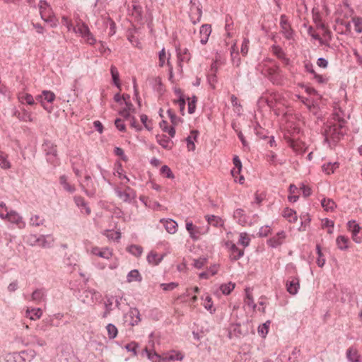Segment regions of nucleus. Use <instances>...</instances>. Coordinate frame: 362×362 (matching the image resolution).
<instances>
[{"instance_id": "obj_39", "label": "nucleus", "mask_w": 362, "mask_h": 362, "mask_svg": "<svg viewBox=\"0 0 362 362\" xmlns=\"http://www.w3.org/2000/svg\"><path fill=\"white\" fill-rule=\"evenodd\" d=\"M18 99L21 103H25L30 105L35 104V100L33 95L29 93L19 94Z\"/></svg>"}, {"instance_id": "obj_31", "label": "nucleus", "mask_w": 362, "mask_h": 362, "mask_svg": "<svg viewBox=\"0 0 362 362\" xmlns=\"http://www.w3.org/2000/svg\"><path fill=\"white\" fill-rule=\"evenodd\" d=\"M42 315V311L40 308H33L30 310L29 309L26 311V317L32 320L40 318Z\"/></svg>"}, {"instance_id": "obj_56", "label": "nucleus", "mask_w": 362, "mask_h": 362, "mask_svg": "<svg viewBox=\"0 0 362 362\" xmlns=\"http://www.w3.org/2000/svg\"><path fill=\"white\" fill-rule=\"evenodd\" d=\"M197 101V98L196 96H193L191 101L188 103V112L189 114H193L196 109V103Z\"/></svg>"}, {"instance_id": "obj_15", "label": "nucleus", "mask_w": 362, "mask_h": 362, "mask_svg": "<svg viewBox=\"0 0 362 362\" xmlns=\"http://www.w3.org/2000/svg\"><path fill=\"white\" fill-rule=\"evenodd\" d=\"M91 253L107 259H110L112 255L110 249L107 247L100 249L98 247H93L91 250Z\"/></svg>"}, {"instance_id": "obj_7", "label": "nucleus", "mask_w": 362, "mask_h": 362, "mask_svg": "<svg viewBox=\"0 0 362 362\" xmlns=\"http://www.w3.org/2000/svg\"><path fill=\"white\" fill-rule=\"evenodd\" d=\"M191 7H190V12H189V17L191 19V21L193 24H196L199 23L201 20L202 15V8L199 6H197L195 3L191 0L190 1Z\"/></svg>"}, {"instance_id": "obj_51", "label": "nucleus", "mask_w": 362, "mask_h": 362, "mask_svg": "<svg viewBox=\"0 0 362 362\" xmlns=\"http://www.w3.org/2000/svg\"><path fill=\"white\" fill-rule=\"evenodd\" d=\"M167 113L170 119V122L173 125H177L180 122L182 121V119L178 117L171 109L168 110Z\"/></svg>"}, {"instance_id": "obj_58", "label": "nucleus", "mask_w": 362, "mask_h": 362, "mask_svg": "<svg viewBox=\"0 0 362 362\" xmlns=\"http://www.w3.org/2000/svg\"><path fill=\"white\" fill-rule=\"evenodd\" d=\"M177 286H178V284L175 283V282H171V283H169V284H160V287L164 291H172V290H173L174 288H175Z\"/></svg>"}, {"instance_id": "obj_61", "label": "nucleus", "mask_w": 362, "mask_h": 362, "mask_svg": "<svg viewBox=\"0 0 362 362\" xmlns=\"http://www.w3.org/2000/svg\"><path fill=\"white\" fill-rule=\"evenodd\" d=\"M133 88H134V95L137 100L139 105H141V98L139 95V90L137 87V83L135 78H133Z\"/></svg>"}, {"instance_id": "obj_3", "label": "nucleus", "mask_w": 362, "mask_h": 362, "mask_svg": "<svg viewBox=\"0 0 362 362\" xmlns=\"http://www.w3.org/2000/svg\"><path fill=\"white\" fill-rule=\"evenodd\" d=\"M42 149L47 156V161L55 165L57 156V146L53 142L45 140L42 144Z\"/></svg>"}, {"instance_id": "obj_57", "label": "nucleus", "mask_w": 362, "mask_h": 362, "mask_svg": "<svg viewBox=\"0 0 362 362\" xmlns=\"http://www.w3.org/2000/svg\"><path fill=\"white\" fill-rule=\"evenodd\" d=\"M137 347H138V344H137V343H136L134 341H132V342H131L129 344H127L125 346V349L128 351L132 352L134 356H136L137 354V352H136Z\"/></svg>"}, {"instance_id": "obj_41", "label": "nucleus", "mask_w": 362, "mask_h": 362, "mask_svg": "<svg viewBox=\"0 0 362 362\" xmlns=\"http://www.w3.org/2000/svg\"><path fill=\"white\" fill-rule=\"evenodd\" d=\"M347 226L349 230L351 231L352 236H356L360 232L361 227L355 221H349Z\"/></svg>"}, {"instance_id": "obj_13", "label": "nucleus", "mask_w": 362, "mask_h": 362, "mask_svg": "<svg viewBox=\"0 0 362 362\" xmlns=\"http://www.w3.org/2000/svg\"><path fill=\"white\" fill-rule=\"evenodd\" d=\"M177 59H178V66L180 69V71L182 69V62H189L190 59V53L187 48H185L183 50L180 49H177Z\"/></svg>"}, {"instance_id": "obj_35", "label": "nucleus", "mask_w": 362, "mask_h": 362, "mask_svg": "<svg viewBox=\"0 0 362 362\" xmlns=\"http://www.w3.org/2000/svg\"><path fill=\"white\" fill-rule=\"evenodd\" d=\"M11 163L8 160V156L0 151V167L2 169L7 170L11 168Z\"/></svg>"}, {"instance_id": "obj_26", "label": "nucleus", "mask_w": 362, "mask_h": 362, "mask_svg": "<svg viewBox=\"0 0 362 362\" xmlns=\"http://www.w3.org/2000/svg\"><path fill=\"white\" fill-rule=\"evenodd\" d=\"M243 334L241 331L240 324H234L230 326L228 331V335L230 338H232L233 337H240Z\"/></svg>"}, {"instance_id": "obj_21", "label": "nucleus", "mask_w": 362, "mask_h": 362, "mask_svg": "<svg viewBox=\"0 0 362 362\" xmlns=\"http://www.w3.org/2000/svg\"><path fill=\"white\" fill-rule=\"evenodd\" d=\"M233 217L237 219L238 223L241 226H245L247 223V216L242 209H237L233 213Z\"/></svg>"}, {"instance_id": "obj_12", "label": "nucleus", "mask_w": 362, "mask_h": 362, "mask_svg": "<svg viewBox=\"0 0 362 362\" xmlns=\"http://www.w3.org/2000/svg\"><path fill=\"white\" fill-rule=\"evenodd\" d=\"M211 33V27L209 24L202 25L200 28L199 34H200V42L202 45L206 44L209 40V37Z\"/></svg>"}, {"instance_id": "obj_10", "label": "nucleus", "mask_w": 362, "mask_h": 362, "mask_svg": "<svg viewBox=\"0 0 362 362\" xmlns=\"http://www.w3.org/2000/svg\"><path fill=\"white\" fill-rule=\"evenodd\" d=\"M49 5L45 0H40L39 2V9L40 16L42 20L46 22L51 21V19L49 16Z\"/></svg>"}, {"instance_id": "obj_32", "label": "nucleus", "mask_w": 362, "mask_h": 362, "mask_svg": "<svg viewBox=\"0 0 362 362\" xmlns=\"http://www.w3.org/2000/svg\"><path fill=\"white\" fill-rule=\"evenodd\" d=\"M110 73L114 85L120 89L121 83L119 82V75L117 69L115 66H112L110 68Z\"/></svg>"}, {"instance_id": "obj_54", "label": "nucleus", "mask_w": 362, "mask_h": 362, "mask_svg": "<svg viewBox=\"0 0 362 362\" xmlns=\"http://www.w3.org/2000/svg\"><path fill=\"white\" fill-rule=\"evenodd\" d=\"M250 239L247 235L245 233H242L240 235L239 243L241 244L244 247H247L250 244Z\"/></svg>"}, {"instance_id": "obj_30", "label": "nucleus", "mask_w": 362, "mask_h": 362, "mask_svg": "<svg viewBox=\"0 0 362 362\" xmlns=\"http://www.w3.org/2000/svg\"><path fill=\"white\" fill-rule=\"evenodd\" d=\"M127 282H141L142 281V277L137 269H133L128 273L127 276Z\"/></svg>"}, {"instance_id": "obj_20", "label": "nucleus", "mask_w": 362, "mask_h": 362, "mask_svg": "<svg viewBox=\"0 0 362 362\" xmlns=\"http://www.w3.org/2000/svg\"><path fill=\"white\" fill-rule=\"evenodd\" d=\"M85 294L86 298H90V300L86 301L87 303H94L101 298V294L94 289L86 291ZM83 302H86V300H83Z\"/></svg>"}, {"instance_id": "obj_24", "label": "nucleus", "mask_w": 362, "mask_h": 362, "mask_svg": "<svg viewBox=\"0 0 362 362\" xmlns=\"http://www.w3.org/2000/svg\"><path fill=\"white\" fill-rule=\"evenodd\" d=\"M46 291L44 288H38L35 290L32 295V300L36 303H40L45 299Z\"/></svg>"}, {"instance_id": "obj_27", "label": "nucleus", "mask_w": 362, "mask_h": 362, "mask_svg": "<svg viewBox=\"0 0 362 362\" xmlns=\"http://www.w3.org/2000/svg\"><path fill=\"white\" fill-rule=\"evenodd\" d=\"M346 358L350 362H360L358 351L354 347H350L347 349Z\"/></svg>"}, {"instance_id": "obj_1", "label": "nucleus", "mask_w": 362, "mask_h": 362, "mask_svg": "<svg viewBox=\"0 0 362 362\" xmlns=\"http://www.w3.org/2000/svg\"><path fill=\"white\" fill-rule=\"evenodd\" d=\"M344 113L341 109L335 110L328 121L325 129V141L328 142L331 139L337 142L340 140L346 132V120L344 119Z\"/></svg>"}, {"instance_id": "obj_45", "label": "nucleus", "mask_w": 362, "mask_h": 362, "mask_svg": "<svg viewBox=\"0 0 362 362\" xmlns=\"http://www.w3.org/2000/svg\"><path fill=\"white\" fill-rule=\"evenodd\" d=\"M112 304H113V298H109L107 299V300L105 303V311L103 313L102 317L103 318L107 317L110 312L112 310Z\"/></svg>"}, {"instance_id": "obj_43", "label": "nucleus", "mask_w": 362, "mask_h": 362, "mask_svg": "<svg viewBox=\"0 0 362 362\" xmlns=\"http://www.w3.org/2000/svg\"><path fill=\"white\" fill-rule=\"evenodd\" d=\"M73 29L76 33H78L82 37L85 36L90 31L89 28L84 23H78L77 25V30L75 28Z\"/></svg>"}, {"instance_id": "obj_47", "label": "nucleus", "mask_w": 362, "mask_h": 362, "mask_svg": "<svg viewBox=\"0 0 362 362\" xmlns=\"http://www.w3.org/2000/svg\"><path fill=\"white\" fill-rule=\"evenodd\" d=\"M186 229L189 232L190 237L194 239L197 240L198 239V236L196 235L194 230H198V227L193 225L192 222H187L186 223Z\"/></svg>"}, {"instance_id": "obj_28", "label": "nucleus", "mask_w": 362, "mask_h": 362, "mask_svg": "<svg viewBox=\"0 0 362 362\" xmlns=\"http://www.w3.org/2000/svg\"><path fill=\"white\" fill-rule=\"evenodd\" d=\"M321 205L327 211H333L337 207V204L332 199H322L321 201Z\"/></svg>"}, {"instance_id": "obj_59", "label": "nucleus", "mask_w": 362, "mask_h": 362, "mask_svg": "<svg viewBox=\"0 0 362 362\" xmlns=\"http://www.w3.org/2000/svg\"><path fill=\"white\" fill-rule=\"evenodd\" d=\"M234 168H237V173H240L242 169V163L238 156H235L233 158Z\"/></svg>"}, {"instance_id": "obj_34", "label": "nucleus", "mask_w": 362, "mask_h": 362, "mask_svg": "<svg viewBox=\"0 0 362 362\" xmlns=\"http://www.w3.org/2000/svg\"><path fill=\"white\" fill-rule=\"evenodd\" d=\"M164 226L169 233L174 234L177 231V223L172 219L165 221Z\"/></svg>"}, {"instance_id": "obj_48", "label": "nucleus", "mask_w": 362, "mask_h": 362, "mask_svg": "<svg viewBox=\"0 0 362 362\" xmlns=\"http://www.w3.org/2000/svg\"><path fill=\"white\" fill-rule=\"evenodd\" d=\"M128 252L136 257H139L141 255L143 249L141 246L132 245L128 247Z\"/></svg>"}, {"instance_id": "obj_19", "label": "nucleus", "mask_w": 362, "mask_h": 362, "mask_svg": "<svg viewBox=\"0 0 362 362\" xmlns=\"http://www.w3.org/2000/svg\"><path fill=\"white\" fill-rule=\"evenodd\" d=\"M157 142L164 148L165 149H171L173 147V141L165 134L157 135L156 136Z\"/></svg>"}, {"instance_id": "obj_9", "label": "nucleus", "mask_w": 362, "mask_h": 362, "mask_svg": "<svg viewBox=\"0 0 362 362\" xmlns=\"http://www.w3.org/2000/svg\"><path fill=\"white\" fill-rule=\"evenodd\" d=\"M81 187L88 197H93L95 195V187L90 175H87L85 176L84 184L81 185Z\"/></svg>"}, {"instance_id": "obj_22", "label": "nucleus", "mask_w": 362, "mask_h": 362, "mask_svg": "<svg viewBox=\"0 0 362 362\" xmlns=\"http://www.w3.org/2000/svg\"><path fill=\"white\" fill-rule=\"evenodd\" d=\"M191 135L186 138L187 146L189 151H194L195 149V144L192 140H197L199 135L198 130L194 129L190 132Z\"/></svg>"}, {"instance_id": "obj_55", "label": "nucleus", "mask_w": 362, "mask_h": 362, "mask_svg": "<svg viewBox=\"0 0 362 362\" xmlns=\"http://www.w3.org/2000/svg\"><path fill=\"white\" fill-rule=\"evenodd\" d=\"M160 173L168 178L174 177L172 170L168 165H163L160 168Z\"/></svg>"}, {"instance_id": "obj_6", "label": "nucleus", "mask_w": 362, "mask_h": 362, "mask_svg": "<svg viewBox=\"0 0 362 362\" xmlns=\"http://www.w3.org/2000/svg\"><path fill=\"white\" fill-rule=\"evenodd\" d=\"M286 291L291 295H296L300 288V281L298 277H289L286 283Z\"/></svg>"}, {"instance_id": "obj_49", "label": "nucleus", "mask_w": 362, "mask_h": 362, "mask_svg": "<svg viewBox=\"0 0 362 362\" xmlns=\"http://www.w3.org/2000/svg\"><path fill=\"white\" fill-rule=\"evenodd\" d=\"M235 288V284L229 282L228 284H222L220 289L225 295H228Z\"/></svg>"}, {"instance_id": "obj_23", "label": "nucleus", "mask_w": 362, "mask_h": 362, "mask_svg": "<svg viewBox=\"0 0 362 362\" xmlns=\"http://www.w3.org/2000/svg\"><path fill=\"white\" fill-rule=\"evenodd\" d=\"M205 218L208 222V225H211L214 227L223 226V221L219 216L214 215H206Z\"/></svg>"}, {"instance_id": "obj_18", "label": "nucleus", "mask_w": 362, "mask_h": 362, "mask_svg": "<svg viewBox=\"0 0 362 362\" xmlns=\"http://www.w3.org/2000/svg\"><path fill=\"white\" fill-rule=\"evenodd\" d=\"M267 71L269 76L270 80L273 83H277L281 76H280V72H281L280 67L277 65H275L273 67L268 68Z\"/></svg>"}, {"instance_id": "obj_33", "label": "nucleus", "mask_w": 362, "mask_h": 362, "mask_svg": "<svg viewBox=\"0 0 362 362\" xmlns=\"http://www.w3.org/2000/svg\"><path fill=\"white\" fill-rule=\"evenodd\" d=\"M283 216L289 222H296L297 221L296 213L294 210L286 208L284 211Z\"/></svg>"}, {"instance_id": "obj_38", "label": "nucleus", "mask_w": 362, "mask_h": 362, "mask_svg": "<svg viewBox=\"0 0 362 362\" xmlns=\"http://www.w3.org/2000/svg\"><path fill=\"white\" fill-rule=\"evenodd\" d=\"M74 202H75L76 204L78 207L84 208L85 210H86V213L87 214H90V209L88 206L87 203L86 202V201L84 200V199L82 197H74Z\"/></svg>"}, {"instance_id": "obj_53", "label": "nucleus", "mask_w": 362, "mask_h": 362, "mask_svg": "<svg viewBox=\"0 0 362 362\" xmlns=\"http://www.w3.org/2000/svg\"><path fill=\"white\" fill-rule=\"evenodd\" d=\"M272 52L280 59L284 58V57L285 56L284 52L279 46L273 45L272 47Z\"/></svg>"}, {"instance_id": "obj_25", "label": "nucleus", "mask_w": 362, "mask_h": 362, "mask_svg": "<svg viewBox=\"0 0 362 362\" xmlns=\"http://www.w3.org/2000/svg\"><path fill=\"white\" fill-rule=\"evenodd\" d=\"M127 315L132 319L130 324L132 326L137 325L141 321L139 311L136 308H131Z\"/></svg>"}, {"instance_id": "obj_8", "label": "nucleus", "mask_w": 362, "mask_h": 362, "mask_svg": "<svg viewBox=\"0 0 362 362\" xmlns=\"http://www.w3.org/2000/svg\"><path fill=\"white\" fill-rule=\"evenodd\" d=\"M226 245L229 247L230 251V258L232 261H236L244 255V250L239 249L235 244L232 242L226 243Z\"/></svg>"}, {"instance_id": "obj_29", "label": "nucleus", "mask_w": 362, "mask_h": 362, "mask_svg": "<svg viewBox=\"0 0 362 362\" xmlns=\"http://www.w3.org/2000/svg\"><path fill=\"white\" fill-rule=\"evenodd\" d=\"M163 256H159L158 254L151 251L147 256V261L153 265L158 264L163 259Z\"/></svg>"}, {"instance_id": "obj_52", "label": "nucleus", "mask_w": 362, "mask_h": 362, "mask_svg": "<svg viewBox=\"0 0 362 362\" xmlns=\"http://www.w3.org/2000/svg\"><path fill=\"white\" fill-rule=\"evenodd\" d=\"M204 307L209 310L211 313H214L215 312V309L213 308V303L211 298L210 296H206L204 300Z\"/></svg>"}, {"instance_id": "obj_14", "label": "nucleus", "mask_w": 362, "mask_h": 362, "mask_svg": "<svg viewBox=\"0 0 362 362\" xmlns=\"http://www.w3.org/2000/svg\"><path fill=\"white\" fill-rule=\"evenodd\" d=\"M6 218L10 222L16 223L20 228L24 226L25 223L22 221V217L16 211H11L6 213Z\"/></svg>"}, {"instance_id": "obj_62", "label": "nucleus", "mask_w": 362, "mask_h": 362, "mask_svg": "<svg viewBox=\"0 0 362 362\" xmlns=\"http://www.w3.org/2000/svg\"><path fill=\"white\" fill-rule=\"evenodd\" d=\"M207 259L206 258H199L197 259L194 260V267L197 269L202 268L206 264Z\"/></svg>"}, {"instance_id": "obj_50", "label": "nucleus", "mask_w": 362, "mask_h": 362, "mask_svg": "<svg viewBox=\"0 0 362 362\" xmlns=\"http://www.w3.org/2000/svg\"><path fill=\"white\" fill-rule=\"evenodd\" d=\"M44 218L38 215H34L30 218V224L33 226H40L43 224Z\"/></svg>"}, {"instance_id": "obj_64", "label": "nucleus", "mask_w": 362, "mask_h": 362, "mask_svg": "<svg viewBox=\"0 0 362 362\" xmlns=\"http://www.w3.org/2000/svg\"><path fill=\"white\" fill-rule=\"evenodd\" d=\"M115 124L116 127L120 132H124L126 130L125 124L123 123L122 120L120 118H117L115 121Z\"/></svg>"}, {"instance_id": "obj_11", "label": "nucleus", "mask_w": 362, "mask_h": 362, "mask_svg": "<svg viewBox=\"0 0 362 362\" xmlns=\"http://www.w3.org/2000/svg\"><path fill=\"white\" fill-rule=\"evenodd\" d=\"M55 98V94L53 92L50 90H43L42 94L37 97V100H39L44 108L47 110V108L45 107L44 102L47 101V103H52Z\"/></svg>"}, {"instance_id": "obj_36", "label": "nucleus", "mask_w": 362, "mask_h": 362, "mask_svg": "<svg viewBox=\"0 0 362 362\" xmlns=\"http://www.w3.org/2000/svg\"><path fill=\"white\" fill-rule=\"evenodd\" d=\"M59 182L66 191L71 193H73L75 191V187L67 182V177L66 175L60 176Z\"/></svg>"}, {"instance_id": "obj_5", "label": "nucleus", "mask_w": 362, "mask_h": 362, "mask_svg": "<svg viewBox=\"0 0 362 362\" xmlns=\"http://www.w3.org/2000/svg\"><path fill=\"white\" fill-rule=\"evenodd\" d=\"M280 26L281 28V32L284 37L287 40H291L293 38V31L289 25L288 20L285 15H281L280 18Z\"/></svg>"}, {"instance_id": "obj_17", "label": "nucleus", "mask_w": 362, "mask_h": 362, "mask_svg": "<svg viewBox=\"0 0 362 362\" xmlns=\"http://www.w3.org/2000/svg\"><path fill=\"white\" fill-rule=\"evenodd\" d=\"M285 237L286 234L284 231L279 232L276 236L268 240V245L272 247H276L282 244Z\"/></svg>"}, {"instance_id": "obj_40", "label": "nucleus", "mask_w": 362, "mask_h": 362, "mask_svg": "<svg viewBox=\"0 0 362 362\" xmlns=\"http://www.w3.org/2000/svg\"><path fill=\"white\" fill-rule=\"evenodd\" d=\"M337 247L339 249L344 250L348 248V238L344 235H339L337 237L336 240Z\"/></svg>"}, {"instance_id": "obj_4", "label": "nucleus", "mask_w": 362, "mask_h": 362, "mask_svg": "<svg viewBox=\"0 0 362 362\" xmlns=\"http://www.w3.org/2000/svg\"><path fill=\"white\" fill-rule=\"evenodd\" d=\"M115 192L116 195L124 202H131L132 199L136 196L134 191L129 187H126L124 191L119 187H116Z\"/></svg>"}, {"instance_id": "obj_44", "label": "nucleus", "mask_w": 362, "mask_h": 362, "mask_svg": "<svg viewBox=\"0 0 362 362\" xmlns=\"http://www.w3.org/2000/svg\"><path fill=\"white\" fill-rule=\"evenodd\" d=\"M338 167L339 164L337 163H328L322 165V170L325 172L327 174L329 175L331 173H333L334 170Z\"/></svg>"}, {"instance_id": "obj_2", "label": "nucleus", "mask_w": 362, "mask_h": 362, "mask_svg": "<svg viewBox=\"0 0 362 362\" xmlns=\"http://www.w3.org/2000/svg\"><path fill=\"white\" fill-rule=\"evenodd\" d=\"M36 356L33 349H28L20 352L9 353L6 355V362H30Z\"/></svg>"}, {"instance_id": "obj_63", "label": "nucleus", "mask_w": 362, "mask_h": 362, "mask_svg": "<svg viewBox=\"0 0 362 362\" xmlns=\"http://www.w3.org/2000/svg\"><path fill=\"white\" fill-rule=\"evenodd\" d=\"M158 57H159V66L162 67L164 66L165 60L166 59V54H165V48H163L159 52Z\"/></svg>"}, {"instance_id": "obj_16", "label": "nucleus", "mask_w": 362, "mask_h": 362, "mask_svg": "<svg viewBox=\"0 0 362 362\" xmlns=\"http://www.w3.org/2000/svg\"><path fill=\"white\" fill-rule=\"evenodd\" d=\"M33 238L35 239V243H37L43 247H50L54 242L53 238L50 235H41L37 238H36L35 236H33Z\"/></svg>"}, {"instance_id": "obj_37", "label": "nucleus", "mask_w": 362, "mask_h": 362, "mask_svg": "<svg viewBox=\"0 0 362 362\" xmlns=\"http://www.w3.org/2000/svg\"><path fill=\"white\" fill-rule=\"evenodd\" d=\"M106 329L107 332L109 339H113L116 338L118 334V330L115 325L112 323L107 324V325L106 326Z\"/></svg>"}, {"instance_id": "obj_46", "label": "nucleus", "mask_w": 362, "mask_h": 362, "mask_svg": "<svg viewBox=\"0 0 362 362\" xmlns=\"http://www.w3.org/2000/svg\"><path fill=\"white\" fill-rule=\"evenodd\" d=\"M144 351L146 353L148 358L152 362H160L161 361V356L157 353L152 352L148 350L147 348L144 349Z\"/></svg>"}, {"instance_id": "obj_42", "label": "nucleus", "mask_w": 362, "mask_h": 362, "mask_svg": "<svg viewBox=\"0 0 362 362\" xmlns=\"http://www.w3.org/2000/svg\"><path fill=\"white\" fill-rule=\"evenodd\" d=\"M351 21L354 25L355 31L357 33H362V18L360 16H354L351 18Z\"/></svg>"}, {"instance_id": "obj_60", "label": "nucleus", "mask_w": 362, "mask_h": 362, "mask_svg": "<svg viewBox=\"0 0 362 362\" xmlns=\"http://www.w3.org/2000/svg\"><path fill=\"white\" fill-rule=\"evenodd\" d=\"M270 323L269 321L266 322L262 326H259L258 328V332L262 334V337H264L265 334L268 333L269 326L268 325Z\"/></svg>"}]
</instances>
